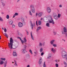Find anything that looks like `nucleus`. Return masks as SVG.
<instances>
[{"mask_svg": "<svg viewBox=\"0 0 67 67\" xmlns=\"http://www.w3.org/2000/svg\"><path fill=\"white\" fill-rule=\"evenodd\" d=\"M55 66L56 67H58V64H56Z\"/></svg>", "mask_w": 67, "mask_h": 67, "instance_id": "obj_48", "label": "nucleus"}, {"mask_svg": "<svg viewBox=\"0 0 67 67\" xmlns=\"http://www.w3.org/2000/svg\"><path fill=\"white\" fill-rule=\"evenodd\" d=\"M6 19H9V15H7L6 16Z\"/></svg>", "mask_w": 67, "mask_h": 67, "instance_id": "obj_33", "label": "nucleus"}, {"mask_svg": "<svg viewBox=\"0 0 67 67\" xmlns=\"http://www.w3.org/2000/svg\"><path fill=\"white\" fill-rule=\"evenodd\" d=\"M62 7H63V6L62 5H61V4L60 5H59V7L60 8H62Z\"/></svg>", "mask_w": 67, "mask_h": 67, "instance_id": "obj_49", "label": "nucleus"}, {"mask_svg": "<svg viewBox=\"0 0 67 67\" xmlns=\"http://www.w3.org/2000/svg\"><path fill=\"white\" fill-rule=\"evenodd\" d=\"M37 15L38 16V13H37L36 14V16H37Z\"/></svg>", "mask_w": 67, "mask_h": 67, "instance_id": "obj_51", "label": "nucleus"}, {"mask_svg": "<svg viewBox=\"0 0 67 67\" xmlns=\"http://www.w3.org/2000/svg\"><path fill=\"white\" fill-rule=\"evenodd\" d=\"M19 1H20V0H18L17 1V2H19Z\"/></svg>", "mask_w": 67, "mask_h": 67, "instance_id": "obj_62", "label": "nucleus"}, {"mask_svg": "<svg viewBox=\"0 0 67 67\" xmlns=\"http://www.w3.org/2000/svg\"><path fill=\"white\" fill-rule=\"evenodd\" d=\"M30 8H32V9L33 8H34V5H31L30 6Z\"/></svg>", "mask_w": 67, "mask_h": 67, "instance_id": "obj_38", "label": "nucleus"}, {"mask_svg": "<svg viewBox=\"0 0 67 67\" xmlns=\"http://www.w3.org/2000/svg\"><path fill=\"white\" fill-rule=\"evenodd\" d=\"M51 51L53 53H55L56 52V49L53 48H51Z\"/></svg>", "mask_w": 67, "mask_h": 67, "instance_id": "obj_11", "label": "nucleus"}, {"mask_svg": "<svg viewBox=\"0 0 67 67\" xmlns=\"http://www.w3.org/2000/svg\"><path fill=\"white\" fill-rule=\"evenodd\" d=\"M29 52L30 53L31 55H33V52H32V51L31 49H30L29 50Z\"/></svg>", "mask_w": 67, "mask_h": 67, "instance_id": "obj_24", "label": "nucleus"}, {"mask_svg": "<svg viewBox=\"0 0 67 67\" xmlns=\"http://www.w3.org/2000/svg\"><path fill=\"white\" fill-rule=\"evenodd\" d=\"M55 62L56 63H58V62H59V60H55Z\"/></svg>", "mask_w": 67, "mask_h": 67, "instance_id": "obj_40", "label": "nucleus"}, {"mask_svg": "<svg viewBox=\"0 0 67 67\" xmlns=\"http://www.w3.org/2000/svg\"><path fill=\"white\" fill-rule=\"evenodd\" d=\"M46 26L47 27H49V24L48 23H47L46 24Z\"/></svg>", "mask_w": 67, "mask_h": 67, "instance_id": "obj_26", "label": "nucleus"}, {"mask_svg": "<svg viewBox=\"0 0 67 67\" xmlns=\"http://www.w3.org/2000/svg\"><path fill=\"white\" fill-rule=\"evenodd\" d=\"M18 35H21V33H20V32H18Z\"/></svg>", "mask_w": 67, "mask_h": 67, "instance_id": "obj_55", "label": "nucleus"}, {"mask_svg": "<svg viewBox=\"0 0 67 67\" xmlns=\"http://www.w3.org/2000/svg\"><path fill=\"white\" fill-rule=\"evenodd\" d=\"M64 64L65 66H67V63H66V62L64 61Z\"/></svg>", "mask_w": 67, "mask_h": 67, "instance_id": "obj_37", "label": "nucleus"}, {"mask_svg": "<svg viewBox=\"0 0 67 67\" xmlns=\"http://www.w3.org/2000/svg\"><path fill=\"white\" fill-rule=\"evenodd\" d=\"M1 3H2V5H3V6H5V4H4V3L3 2V1H1Z\"/></svg>", "mask_w": 67, "mask_h": 67, "instance_id": "obj_23", "label": "nucleus"}, {"mask_svg": "<svg viewBox=\"0 0 67 67\" xmlns=\"http://www.w3.org/2000/svg\"><path fill=\"white\" fill-rule=\"evenodd\" d=\"M43 14V13L42 12H39L38 14V17H41L42 16V15Z\"/></svg>", "mask_w": 67, "mask_h": 67, "instance_id": "obj_8", "label": "nucleus"}, {"mask_svg": "<svg viewBox=\"0 0 67 67\" xmlns=\"http://www.w3.org/2000/svg\"><path fill=\"white\" fill-rule=\"evenodd\" d=\"M29 14L30 15H31V16H32V13L31 12V10L29 11Z\"/></svg>", "mask_w": 67, "mask_h": 67, "instance_id": "obj_28", "label": "nucleus"}, {"mask_svg": "<svg viewBox=\"0 0 67 67\" xmlns=\"http://www.w3.org/2000/svg\"><path fill=\"white\" fill-rule=\"evenodd\" d=\"M0 21H2V22H3V20L2 18H1V16H0Z\"/></svg>", "mask_w": 67, "mask_h": 67, "instance_id": "obj_29", "label": "nucleus"}, {"mask_svg": "<svg viewBox=\"0 0 67 67\" xmlns=\"http://www.w3.org/2000/svg\"><path fill=\"white\" fill-rule=\"evenodd\" d=\"M45 42H43V46H44V45H45Z\"/></svg>", "mask_w": 67, "mask_h": 67, "instance_id": "obj_56", "label": "nucleus"}, {"mask_svg": "<svg viewBox=\"0 0 67 67\" xmlns=\"http://www.w3.org/2000/svg\"><path fill=\"white\" fill-rule=\"evenodd\" d=\"M53 33L54 34V35H56V34H57V33H56V32L54 31H53Z\"/></svg>", "mask_w": 67, "mask_h": 67, "instance_id": "obj_34", "label": "nucleus"}, {"mask_svg": "<svg viewBox=\"0 0 67 67\" xmlns=\"http://www.w3.org/2000/svg\"><path fill=\"white\" fill-rule=\"evenodd\" d=\"M7 61H5V64H4V66H7Z\"/></svg>", "mask_w": 67, "mask_h": 67, "instance_id": "obj_44", "label": "nucleus"}, {"mask_svg": "<svg viewBox=\"0 0 67 67\" xmlns=\"http://www.w3.org/2000/svg\"><path fill=\"white\" fill-rule=\"evenodd\" d=\"M30 25H31V26L32 27L31 29L32 30L33 29V26L35 27V24H34L33 25V23H32V22L31 21H30Z\"/></svg>", "mask_w": 67, "mask_h": 67, "instance_id": "obj_6", "label": "nucleus"}, {"mask_svg": "<svg viewBox=\"0 0 67 67\" xmlns=\"http://www.w3.org/2000/svg\"><path fill=\"white\" fill-rule=\"evenodd\" d=\"M55 40H53L51 41L50 42L51 44V45H53V44L54 43V42H55Z\"/></svg>", "mask_w": 67, "mask_h": 67, "instance_id": "obj_13", "label": "nucleus"}, {"mask_svg": "<svg viewBox=\"0 0 67 67\" xmlns=\"http://www.w3.org/2000/svg\"><path fill=\"white\" fill-rule=\"evenodd\" d=\"M31 11L33 13H35V8H31Z\"/></svg>", "mask_w": 67, "mask_h": 67, "instance_id": "obj_15", "label": "nucleus"}, {"mask_svg": "<svg viewBox=\"0 0 67 67\" xmlns=\"http://www.w3.org/2000/svg\"><path fill=\"white\" fill-rule=\"evenodd\" d=\"M42 60V58H41L40 59V60Z\"/></svg>", "mask_w": 67, "mask_h": 67, "instance_id": "obj_54", "label": "nucleus"}, {"mask_svg": "<svg viewBox=\"0 0 67 67\" xmlns=\"http://www.w3.org/2000/svg\"><path fill=\"white\" fill-rule=\"evenodd\" d=\"M24 49H26V47H27V46L26 45H24Z\"/></svg>", "mask_w": 67, "mask_h": 67, "instance_id": "obj_43", "label": "nucleus"}, {"mask_svg": "<svg viewBox=\"0 0 67 67\" xmlns=\"http://www.w3.org/2000/svg\"><path fill=\"white\" fill-rule=\"evenodd\" d=\"M47 11L48 13H50L51 12L52 10L49 7H47Z\"/></svg>", "mask_w": 67, "mask_h": 67, "instance_id": "obj_5", "label": "nucleus"}, {"mask_svg": "<svg viewBox=\"0 0 67 67\" xmlns=\"http://www.w3.org/2000/svg\"><path fill=\"white\" fill-rule=\"evenodd\" d=\"M26 57H27V58H30V54H27L26 55Z\"/></svg>", "mask_w": 67, "mask_h": 67, "instance_id": "obj_22", "label": "nucleus"}, {"mask_svg": "<svg viewBox=\"0 0 67 67\" xmlns=\"http://www.w3.org/2000/svg\"><path fill=\"white\" fill-rule=\"evenodd\" d=\"M39 46L41 47V46H43V43L41 42H40L39 44Z\"/></svg>", "mask_w": 67, "mask_h": 67, "instance_id": "obj_21", "label": "nucleus"}, {"mask_svg": "<svg viewBox=\"0 0 67 67\" xmlns=\"http://www.w3.org/2000/svg\"><path fill=\"white\" fill-rule=\"evenodd\" d=\"M19 15V13H15L13 15V18H14L15 17V16H18V15Z\"/></svg>", "mask_w": 67, "mask_h": 67, "instance_id": "obj_9", "label": "nucleus"}, {"mask_svg": "<svg viewBox=\"0 0 67 67\" xmlns=\"http://www.w3.org/2000/svg\"><path fill=\"white\" fill-rule=\"evenodd\" d=\"M43 67H46V64H45V62H44V63L43 65Z\"/></svg>", "mask_w": 67, "mask_h": 67, "instance_id": "obj_35", "label": "nucleus"}, {"mask_svg": "<svg viewBox=\"0 0 67 67\" xmlns=\"http://www.w3.org/2000/svg\"><path fill=\"white\" fill-rule=\"evenodd\" d=\"M52 56L51 55H49L47 58H51Z\"/></svg>", "mask_w": 67, "mask_h": 67, "instance_id": "obj_47", "label": "nucleus"}, {"mask_svg": "<svg viewBox=\"0 0 67 67\" xmlns=\"http://www.w3.org/2000/svg\"><path fill=\"white\" fill-rule=\"evenodd\" d=\"M53 15L54 16V18L57 17V15L55 13Z\"/></svg>", "mask_w": 67, "mask_h": 67, "instance_id": "obj_30", "label": "nucleus"}, {"mask_svg": "<svg viewBox=\"0 0 67 67\" xmlns=\"http://www.w3.org/2000/svg\"><path fill=\"white\" fill-rule=\"evenodd\" d=\"M10 42L8 43V46L9 48L12 49V48H13L14 49H15V48H13L12 47L13 45V40L12 39V38L10 37Z\"/></svg>", "mask_w": 67, "mask_h": 67, "instance_id": "obj_2", "label": "nucleus"}, {"mask_svg": "<svg viewBox=\"0 0 67 67\" xmlns=\"http://www.w3.org/2000/svg\"><path fill=\"white\" fill-rule=\"evenodd\" d=\"M34 54H37V53H36V52H34Z\"/></svg>", "mask_w": 67, "mask_h": 67, "instance_id": "obj_58", "label": "nucleus"}, {"mask_svg": "<svg viewBox=\"0 0 67 67\" xmlns=\"http://www.w3.org/2000/svg\"><path fill=\"white\" fill-rule=\"evenodd\" d=\"M43 54H44V53L43 52L41 54V56H43Z\"/></svg>", "mask_w": 67, "mask_h": 67, "instance_id": "obj_52", "label": "nucleus"}, {"mask_svg": "<svg viewBox=\"0 0 67 67\" xmlns=\"http://www.w3.org/2000/svg\"><path fill=\"white\" fill-rule=\"evenodd\" d=\"M58 17L57 16V17H54V18L55 20H57L58 19Z\"/></svg>", "mask_w": 67, "mask_h": 67, "instance_id": "obj_42", "label": "nucleus"}, {"mask_svg": "<svg viewBox=\"0 0 67 67\" xmlns=\"http://www.w3.org/2000/svg\"><path fill=\"white\" fill-rule=\"evenodd\" d=\"M38 24L39 25H41V21H39L38 22Z\"/></svg>", "mask_w": 67, "mask_h": 67, "instance_id": "obj_45", "label": "nucleus"}, {"mask_svg": "<svg viewBox=\"0 0 67 67\" xmlns=\"http://www.w3.org/2000/svg\"><path fill=\"white\" fill-rule=\"evenodd\" d=\"M43 51V48H41L40 49V53H42Z\"/></svg>", "mask_w": 67, "mask_h": 67, "instance_id": "obj_25", "label": "nucleus"}, {"mask_svg": "<svg viewBox=\"0 0 67 67\" xmlns=\"http://www.w3.org/2000/svg\"><path fill=\"white\" fill-rule=\"evenodd\" d=\"M18 65H17V64L16 63L15 64V66H16Z\"/></svg>", "mask_w": 67, "mask_h": 67, "instance_id": "obj_53", "label": "nucleus"}, {"mask_svg": "<svg viewBox=\"0 0 67 67\" xmlns=\"http://www.w3.org/2000/svg\"><path fill=\"white\" fill-rule=\"evenodd\" d=\"M62 34H65V31L63 30L62 31Z\"/></svg>", "mask_w": 67, "mask_h": 67, "instance_id": "obj_39", "label": "nucleus"}, {"mask_svg": "<svg viewBox=\"0 0 67 67\" xmlns=\"http://www.w3.org/2000/svg\"><path fill=\"white\" fill-rule=\"evenodd\" d=\"M9 23L10 25H12L13 23V21L12 20H11L9 21Z\"/></svg>", "mask_w": 67, "mask_h": 67, "instance_id": "obj_18", "label": "nucleus"}, {"mask_svg": "<svg viewBox=\"0 0 67 67\" xmlns=\"http://www.w3.org/2000/svg\"><path fill=\"white\" fill-rule=\"evenodd\" d=\"M26 52V50L25 49H23L21 50V53H22L24 54Z\"/></svg>", "mask_w": 67, "mask_h": 67, "instance_id": "obj_10", "label": "nucleus"}, {"mask_svg": "<svg viewBox=\"0 0 67 67\" xmlns=\"http://www.w3.org/2000/svg\"><path fill=\"white\" fill-rule=\"evenodd\" d=\"M17 38L18 39H20L21 42H22V44H24L26 42V41H27V40H26V38H24L23 39L24 40H22L21 39V38L20 37H18Z\"/></svg>", "mask_w": 67, "mask_h": 67, "instance_id": "obj_4", "label": "nucleus"}, {"mask_svg": "<svg viewBox=\"0 0 67 67\" xmlns=\"http://www.w3.org/2000/svg\"><path fill=\"white\" fill-rule=\"evenodd\" d=\"M4 32H5V33H6L7 32V29H6V28L5 27L4 28Z\"/></svg>", "mask_w": 67, "mask_h": 67, "instance_id": "obj_36", "label": "nucleus"}, {"mask_svg": "<svg viewBox=\"0 0 67 67\" xmlns=\"http://www.w3.org/2000/svg\"><path fill=\"white\" fill-rule=\"evenodd\" d=\"M37 21H36V24L37 26Z\"/></svg>", "mask_w": 67, "mask_h": 67, "instance_id": "obj_61", "label": "nucleus"}, {"mask_svg": "<svg viewBox=\"0 0 67 67\" xmlns=\"http://www.w3.org/2000/svg\"><path fill=\"white\" fill-rule=\"evenodd\" d=\"M62 56L63 58H66L67 56V52L63 51L62 53Z\"/></svg>", "mask_w": 67, "mask_h": 67, "instance_id": "obj_3", "label": "nucleus"}, {"mask_svg": "<svg viewBox=\"0 0 67 67\" xmlns=\"http://www.w3.org/2000/svg\"><path fill=\"white\" fill-rule=\"evenodd\" d=\"M2 14H4V13L2 12Z\"/></svg>", "mask_w": 67, "mask_h": 67, "instance_id": "obj_64", "label": "nucleus"}, {"mask_svg": "<svg viewBox=\"0 0 67 67\" xmlns=\"http://www.w3.org/2000/svg\"><path fill=\"white\" fill-rule=\"evenodd\" d=\"M12 27H13V28H14L15 26V25H12Z\"/></svg>", "mask_w": 67, "mask_h": 67, "instance_id": "obj_50", "label": "nucleus"}, {"mask_svg": "<svg viewBox=\"0 0 67 67\" xmlns=\"http://www.w3.org/2000/svg\"><path fill=\"white\" fill-rule=\"evenodd\" d=\"M53 46H54V47H57V45L56 44H53Z\"/></svg>", "mask_w": 67, "mask_h": 67, "instance_id": "obj_41", "label": "nucleus"}, {"mask_svg": "<svg viewBox=\"0 0 67 67\" xmlns=\"http://www.w3.org/2000/svg\"><path fill=\"white\" fill-rule=\"evenodd\" d=\"M60 16H61V14H58L57 16L58 18H59Z\"/></svg>", "mask_w": 67, "mask_h": 67, "instance_id": "obj_27", "label": "nucleus"}, {"mask_svg": "<svg viewBox=\"0 0 67 67\" xmlns=\"http://www.w3.org/2000/svg\"><path fill=\"white\" fill-rule=\"evenodd\" d=\"M44 20H47L48 19L49 22L50 23H52L53 24H54L55 23L54 22V20L52 18V16L50 15H48L44 17Z\"/></svg>", "mask_w": 67, "mask_h": 67, "instance_id": "obj_1", "label": "nucleus"}, {"mask_svg": "<svg viewBox=\"0 0 67 67\" xmlns=\"http://www.w3.org/2000/svg\"><path fill=\"white\" fill-rule=\"evenodd\" d=\"M63 31L65 32V33L67 32V29L66 27H63Z\"/></svg>", "mask_w": 67, "mask_h": 67, "instance_id": "obj_16", "label": "nucleus"}, {"mask_svg": "<svg viewBox=\"0 0 67 67\" xmlns=\"http://www.w3.org/2000/svg\"><path fill=\"white\" fill-rule=\"evenodd\" d=\"M23 23L20 22H19L18 23V26L19 27H21L23 26Z\"/></svg>", "mask_w": 67, "mask_h": 67, "instance_id": "obj_7", "label": "nucleus"}, {"mask_svg": "<svg viewBox=\"0 0 67 67\" xmlns=\"http://www.w3.org/2000/svg\"><path fill=\"white\" fill-rule=\"evenodd\" d=\"M31 38L32 40L34 41V37H33V35H32V32H31Z\"/></svg>", "mask_w": 67, "mask_h": 67, "instance_id": "obj_17", "label": "nucleus"}, {"mask_svg": "<svg viewBox=\"0 0 67 67\" xmlns=\"http://www.w3.org/2000/svg\"><path fill=\"white\" fill-rule=\"evenodd\" d=\"M14 62L15 63H16V61H15V60H14Z\"/></svg>", "mask_w": 67, "mask_h": 67, "instance_id": "obj_60", "label": "nucleus"}, {"mask_svg": "<svg viewBox=\"0 0 67 67\" xmlns=\"http://www.w3.org/2000/svg\"><path fill=\"white\" fill-rule=\"evenodd\" d=\"M4 34L5 35V36H6V37H7V38H8V36L7 34L6 33H4Z\"/></svg>", "mask_w": 67, "mask_h": 67, "instance_id": "obj_46", "label": "nucleus"}, {"mask_svg": "<svg viewBox=\"0 0 67 67\" xmlns=\"http://www.w3.org/2000/svg\"><path fill=\"white\" fill-rule=\"evenodd\" d=\"M41 29V26H39L37 28V29L36 30V31L37 32H38V31L39 30H40Z\"/></svg>", "mask_w": 67, "mask_h": 67, "instance_id": "obj_20", "label": "nucleus"}, {"mask_svg": "<svg viewBox=\"0 0 67 67\" xmlns=\"http://www.w3.org/2000/svg\"><path fill=\"white\" fill-rule=\"evenodd\" d=\"M42 60H40L38 63L39 65H41V63H42Z\"/></svg>", "mask_w": 67, "mask_h": 67, "instance_id": "obj_32", "label": "nucleus"}, {"mask_svg": "<svg viewBox=\"0 0 67 67\" xmlns=\"http://www.w3.org/2000/svg\"><path fill=\"white\" fill-rule=\"evenodd\" d=\"M13 55L14 56H17V53L13 51Z\"/></svg>", "mask_w": 67, "mask_h": 67, "instance_id": "obj_12", "label": "nucleus"}, {"mask_svg": "<svg viewBox=\"0 0 67 67\" xmlns=\"http://www.w3.org/2000/svg\"><path fill=\"white\" fill-rule=\"evenodd\" d=\"M1 60H3L4 61H5V58H1Z\"/></svg>", "mask_w": 67, "mask_h": 67, "instance_id": "obj_31", "label": "nucleus"}, {"mask_svg": "<svg viewBox=\"0 0 67 67\" xmlns=\"http://www.w3.org/2000/svg\"><path fill=\"white\" fill-rule=\"evenodd\" d=\"M27 32V35H29V32H28V31H26Z\"/></svg>", "mask_w": 67, "mask_h": 67, "instance_id": "obj_57", "label": "nucleus"}, {"mask_svg": "<svg viewBox=\"0 0 67 67\" xmlns=\"http://www.w3.org/2000/svg\"><path fill=\"white\" fill-rule=\"evenodd\" d=\"M30 67V66L29 65H28L26 66V67Z\"/></svg>", "mask_w": 67, "mask_h": 67, "instance_id": "obj_59", "label": "nucleus"}, {"mask_svg": "<svg viewBox=\"0 0 67 67\" xmlns=\"http://www.w3.org/2000/svg\"><path fill=\"white\" fill-rule=\"evenodd\" d=\"M4 64V62L2 60H0V65H3Z\"/></svg>", "mask_w": 67, "mask_h": 67, "instance_id": "obj_19", "label": "nucleus"}, {"mask_svg": "<svg viewBox=\"0 0 67 67\" xmlns=\"http://www.w3.org/2000/svg\"><path fill=\"white\" fill-rule=\"evenodd\" d=\"M21 21L22 22L23 24H24V25H25V22H24V19L23 18H21Z\"/></svg>", "mask_w": 67, "mask_h": 67, "instance_id": "obj_14", "label": "nucleus"}, {"mask_svg": "<svg viewBox=\"0 0 67 67\" xmlns=\"http://www.w3.org/2000/svg\"><path fill=\"white\" fill-rule=\"evenodd\" d=\"M62 41H64V42H65V40H64L63 39H62Z\"/></svg>", "mask_w": 67, "mask_h": 67, "instance_id": "obj_63", "label": "nucleus"}]
</instances>
